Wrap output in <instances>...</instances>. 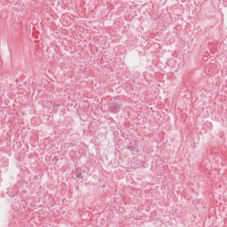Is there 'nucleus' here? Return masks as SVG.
Returning a JSON list of instances; mask_svg holds the SVG:
<instances>
[{"mask_svg":"<svg viewBox=\"0 0 227 227\" xmlns=\"http://www.w3.org/2000/svg\"><path fill=\"white\" fill-rule=\"evenodd\" d=\"M121 108V102H114V103H111V105H110L111 113H118Z\"/></svg>","mask_w":227,"mask_h":227,"instance_id":"1","label":"nucleus"},{"mask_svg":"<svg viewBox=\"0 0 227 227\" xmlns=\"http://www.w3.org/2000/svg\"><path fill=\"white\" fill-rule=\"evenodd\" d=\"M76 178L82 179V174H78V175L76 176Z\"/></svg>","mask_w":227,"mask_h":227,"instance_id":"2","label":"nucleus"}]
</instances>
